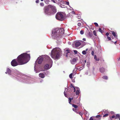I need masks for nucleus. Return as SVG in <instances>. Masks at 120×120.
<instances>
[{
    "instance_id": "nucleus-51",
    "label": "nucleus",
    "mask_w": 120,
    "mask_h": 120,
    "mask_svg": "<svg viewBox=\"0 0 120 120\" xmlns=\"http://www.w3.org/2000/svg\"><path fill=\"white\" fill-rule=\"evenodd\" d=\"M120 60V57L118 59V61H119Z\"/></svg>"
},
{
    "instance_id": "nucleus-19",
    "label": "nucleus",
    "mask_w": 120,
    "mask_h": 120,
    "mask_svg": "<svg viewBox=\"0 0 120 120\" xmlns=\"http://www.w3.org/2000/svg\"><path fill=\"white\" fill-rule=\"evenodd\" d=\"M102 78L103 79H105L106 80L107 79H108L107 76H103L102 77Z\"/></svg>"
},
{
    "instance_id": "nucleus-12",
    "label": "nucleus",
    "mask_w": 120,
    "mask_h": 120,
    "mask_svg": "<svg viewBox=\"0 0 120 120\" xmlns=\"http://www.w3.org/2000/svg\"><path fill=\"white\" fill-rule=\"evenodd\" d=\"M11 72V71L9 68H8L7 69V71L5 72L6 73H8L9 74H10Z\"/></svg>"
},
{
    "instance_id": "nucleus-25",
    "label": "nucleus",
    "mask_w": 120,
    "mask_h": 120,
    "mask_svg": "<svg viewBox=\"0 0 120 120\" xmlns=\"http://www.w3.org/2000/svg\"><path fill=\"white\" fill-rule=\"evenodd\" d=\"M73 75L72 73H71L69 75V77L71 79H72V75Z\"/></svg>"
},
{
    "instance_id": "nucleus-41",
    "label": "nucleus",
    "mask_w": 120,
    "mask_h": 120,
    "mask_svg": "<svg viewBox=\"0 0 120 120\" xmlns=\"http://www.w3.org/2000/svg\"><path fill=\"white\" fill-rule=\"evenodd\" d=\"M79 69L80 70H79L80 71L83 69V67H80L79 68Z\"/></svg>"
},
{
    "instance_id": "nucleus-57",
    "label": "nucleus",
    "mask_w": 120,
    "mask_h": 120,
    "mask_svg": "<svg viewBox=\"0 0 120 120\" xmlns=\"http://www.w3.org/2000/svg\"><path fill=\"white\" fill-rule=\"evenodd\" d=\"M119 120H120V117L119 118Z\"/></svg>"
},
{
    "instance_id": "nucleus-42",
    "label": "nucleus",
    "mask_w": 120,
    "mask_h": 120,
    "mask_svg": "<svg viewBox=\"0 0 120 120\" xmlns=\"http://www.w3.org/2000/svg\"><path fill=\"white\" fill-rule=\"evenodd\" d=\"M39 0H37L36 1V3H39Z\"/></svg>"
},
{
    "instance_id": "nucleus-37",
    "label": "nucleus",
    "mask_w": 120,
    "mask_h": 120,
    "mask_svg": "<svg viewBox=\"0 0 120 120\" xmlns=\"http://www.w3.org/2000/svg\"><path fill=\"white\" fill-rule=\"evenodd\" d=\"M100 60V59L99 58H97L95 60L96 61H98Z\"/></svg>"
},
{
    "instance_id": "nucleus-4",
    "label": "nucleus",
    "mask_w": 120,
    "mask_h": 120,
    "mask_svg": "<svg viewBox=\"0 0 120 120\" xmlns=\"http://www.w3.org/2000/svg\"><path fill=\"white\" fill-rule=\"evenodd\" d=\"M61 53V50L59 48H56L52 50L51 56L54 59H59L60 54Z\"/></svg>"
},
{
    "instance_id": "nucleus-21",
    "label": "nucleus",
    "mask_w": 120,
    "mask_h": 120,
    "mask_svg": "<svg viewBox=\"0 0 120 120\" xmlns=\"http://www.w3.org/2000/svg\"><path fill=\"white\" fill-rule=\"evenodd\" d=\"M99 31L101 33H103V31L102 30H101V28H99Z\"/></svg>"
},
{
    "instance_id": "nucleus-35",
    "label": "nucleus",
    "mask_w": 120,
    "mask_h": 120,
    "mask_svg": "<svg viewBox=\"0 0 120 120\" xmlns=\"http://www.w3.org/2000/svg\"><path fill=\"white\" fill-rule=\"evenodd\" d=\"M101 116L100 115H97L96 116V117L97 118H98L100 117Z\"/></svg>"
},
{
    "instance_id": "nucleus-49",
    "label": "nucleus",
    "mask_w": 120,
    "mask_h": 120,
    "mask_svg": "<svg viewBox=\"0 0 120 120\" xmlns=\"http://www.w3.org/2000/svg\"><path fill=\"white\" fill-rule=\"evenodd\" d=\"M72 13L74 14H75V13L74 11H73L72 12Z\"/></svg>"
},
{
    "instance_id": "nucleus-6",
    "label": "nucleus",
    "mask_w": 120,
    "mask_h": 120,
    "mask_svg": "<svg viewBox=\"0 0 120 120\" xmlns=\"http://www.w3.org/2000/svg\"><path fill=\"white\" fill-rule=\"evenodd\" d=\"M56 19L58 20L62 21L64 20V16L61 12H58L56 16Z\"/></svg>"
},
{
    "instance_id": "nucleus-16",
    "label": "nucleus",
    "mask_w": 120,
    "mask_h": 120,
    "mask_svg": "<svg viewBox=\"0 0 120 120\" xmlns=\"http://www.w3.org/2000/svg\"><path fill=\"white\" fill-rule=\"evenodd\" d=\"M100 71L101 73L104 72L105 71V69L103 68H101L100 69Z\"/></svg>"
},
{
    "instance_id": "nucleus-13",
    "label": "nucleus",
    "mask_w": 120,
    "mask_h": 120,
    "mask_svg": "<svg viewBox=\"0 0 120 120\" xmlns=\"http://www.w3.org/2000/svg\"><path fill=\"white\" fill-rule=\"evenodd\" d=\"M81 45V43L79 42H77L75 43V46L76 47H78Z\"/></svg>"
},
{
    "instance_id": "nucleus-28",
    "label": "nucleus",
    "mask_w": 120,
    "mask_h": 120,
    "mask_svg": "<svg viewBox=\"0 0 120 120\" xmlns=\"http://www.w3.org/2000/svg\"><path fill=\"white\" fill-rule=\"evenodd\" d=\"M45 2V3L47 4L49 3V0H44Z\"/></svg>"
},
{
    "instance_id": "nucleus-27",
    "label": "nucleus",
    "mask_w": 120,
    "mask_h": 120,
    "mask_svg": "<svg viewBox=\"0 0 120 120\" xmlns=\"http://www.w3.org/2000/svg\"><path fill=\"white\" fill-rule=\"evenodd\" d=\"M93 33L94 35L95 36H97V34L96 33V32L95 30H94L93 31Z\"/></svg>"
},
{
    "instance_id": "nucleus-39",
    "label": "nucleus",
    "mask_w": 120,
    "mask_h": 120,
    "mask_svg": "<svg viewBox=\"0 0 120 120\" xmlns=\"http://www.w3.org/2000/svg\"><path fill=\"white\" fill-rule=\"evenodd\" d=\"M81 25V24L80 23H78V25L79 26H80Z\"/></svg>"
},
{
    "instance_id": "nucleus-30",
    "label": "nucleus",
    "mask_w": 120,
    "mask_h": 120,
    "mask_svg": "<svg viewBox=\"0 0 120 120\" xmlns=\"http://www.w3.org/2000/svg\"><path fill=\"white\" fill-rule=\"evenodd\" d=\"M69 103L70 104H71V98H69Z\"/></svg>"
},
{
    "instance_id": "nucleus-56",
    "label": "nucleus",
    "mask_w": 120,
    "mask_h": 120,
    "mask_svg": "<svg viewBox=\"0 0 120 120\" xmlns=\"http://www.w3.org/2000/svg\"><path fill=\"white\" fill-rule=\"evenodd\" d=\"M41 1H43L44 0H40Z\"/></svg>"
},
{
    "instance_id": "nucleus-8",
    "label": "nucleus",
    "mask_w": 120,
    "mask_h": 120,
    "mask_svg": "<svg viewBox=\"0 0 120 120\" xmlns=\"http://www.w3.org/2000/svg\"><path fill=\"white\" fill-rule=\"evenodd\" d=\"M112 34L114 36V37L116 38H117V35L116 32H114V31H110Z\"/></svg>"
},
{
    "instance_id": "nucleus-23",
    "label": "nucleus",
    "mask_w": 120,
    "mask_h": 120,
    "mask_svg": "<svg viewBox=\"0 0 120 120\" xmlns=\"http://www.w3.org/2000/svg\"><path fill=\"white\" fill-rule=\"evenodd\" d=\"M82 53L83 55H85L86 54V52L85 51L83 50L82 51Z\"/></svg>"
},
{
    "instance_id": "nucleus-34",
    "label": "nucleus",
    "mask_w": 120,
    "mask_h": 120,
    "mask_svg": "<svg viewBox=\"0 0 120 120\" xmlns=\"http://www.w3.org/2000/svg\"><path fill=\"white\" fill-rule=\"evenodd\" d=\"M74 52L75 54H77L78 52L76 50H74Z\"/></svg>"
},
{
    "instance_id": "nucleus-22",
    "label": "nucleus",
    "mask_w": 120,
    "mask_h": 120,
    "mask_svg": "<svg viewBox=\"0 0 120 120\" xmlns=\"http://www.w3.org/2000/svg\"><path fill=\"white\" fill-rule=\"evenodd\" d=\"M80 33L81 34H83L84 33V31L83 30H81L80 32Z\"/></svg>"
},
{
    "instance_id": "nucleus-48",
    "label": "nucleus",
    "mask_w": 120,
    "mask_h": 120,
    "mask_svg": "<svg viewBox=\"0 0 120 120\" xmlns=\"http://www.w3.org/2000/svg\"><path fill=\"white\" fill-rule=\"evenodd\" d=\"M71 87H73V88H74V87L73 86V85H72V84H71Z\"/></svg>"
},
{
    "instance_id": "nucleus-20",
    "label": "nucleus",
    "mask_w": 120,
    "mask_h": 120,
    "mask_svg": "<svg viewBox=\"0 0 120 120\" xmlns=\"http://www.w3.org/2000/svg\"><path fill=\"white\" fill-rule=\"evenodd\" d=\"M79 93V90H77L76 92V95H78Z\"/></svg>"
},
{
    "instance_id": "nucleus-10",
    "label": "nucleus",
    "mask_w": 120,
    "mask_h": 120,
    "mask_svg": "<svg viewBox=\"0 0 120 120\" xmlns=\"http://www.w3.org/2000/svg\"><path fill=\"white\" fill-rule=\"evenodd\" d=\"M39 76L40 77L43 78L45 77V75L43 73H40L39 74Z\"/></svg>"
},
{
    "instance_id": "nucleus-29",
    "label": "nucleus",
    "mask_w": 120,
    "mask_h": 120,
    "mask_svg": "<svg viewBox=\"0 0 120 120\" xmlns=\"http://www.w3.org/2000/svg\"><path fill=\"white\" fill-rule=\"evenodd\" d=\"M115 118V115H113L112 116V117H110V119H111V120H112V118Z\"/></svg>"
},
{
    "instance_id": "nucleus-33",
    "label": "nucleus",
    "mask_w": 120,
    "mask_h": 120,
    "mask_svg": "<svg viewBox=\"0 0 120 120\" xmlns=\"http://www.w3.org/2000/svg\"><path fill=\"white\" fill-rule=\"evenodd\" d=\"M107 38L108 40H111V38L110 37L107 36Z\"/></svg>"
},
{
    "instance_id": "nucleus-52",
    "label": "nucleus",
    "mask_w": 120,
    "mask_h": 120,
    "mask_svg": "<svg viewBox=\"0 0 120 120\" xmlns=\"http://www.w3.org/2000/svg\"><path fill=\"white\" fill-rule=\"evenodd\" d=\"M71 100H72L73 99V98H71Z\"/></svg>"
},
{
    "instance_id": "nucleus-17",
    "label": "nucleus",
    "mask_w": 120,
    "mask_h": 120,
    "mask_svg": "<svg viewBox=\"0 0 120 120\" xmlns=\"http://www.w3.org/2000/svg\"><path fill=\"white\" fill-rule=\"evenodd\" d=\"M120 115L119 114H117L115 116V119H117L118 118H119L120 117Z\"/></svg>"
},
{
    "instance_id": "nucleus-40",
    "label": "nucleus",
    "mask_w": 120,
    "mask_h": 120,
    "mask_svg": "<svg viewBox=\"0 0 120 120\" xmlns=\"http://www.w3.org/2000/svg\"><path fill=\"white\" fill-rule=\"evenodd\" d=\"M91 54L93 55L94 56V52L93 51H92L91 52Z\"/></svg>"
},
{
    "instance_id": "nucleus-1",
    "label": "nucleus",
    "mask_w": 120,
    "mask_h": 120,
    "mask_svg": "<svg viewBox=\"0 0 120 120\" xmlns=\"http://www.w3.org/2000/svg\"><path fill=\"white\" fill-rule=\"evenodd\" d=\"M30 55L26 53H23L19 55L17 58V61L20 65L27 63L30 60Z\"/></svg>"
},
{
    "instance_id": "nucleus-5",
    "label": "nucleus",
    "mask_w": 120,
    "mask_h": 120,
    "mask_svg": "<svg viewBox=\"0 0 120 120\" xmlns=\"http://www.w3.org/2000/svg\"><path fill=\"white\" fill-rule=\"evenodd\" d=\"M44 59L45 60L48 62L49 64H51L52 63V61L51 59L47 55L45 56L44 58ZM44 59V58L43 57H41L38 60V63L39 64H41Z\"/></svg>"
},
{
    "instance_id": "nucleus-26",
    "label": "nucleus",
    "mask_w": 120,
    "mask_h": 120,
    "mask_svg": "<svg viewBox=\"0 0 120 120\" xmlns=\"http://www.w3.org/2000/svg\"><path fill=\"white\" fill-rule=\"evenodd\" d=\"M108 115H109V114L107 113V114H106L104 115L103 116L104 117H107V116H108Z\"/></svg>"
},
{
    "instance_id": "nucleus-47",
    "label": "nucleus",
    "mask_w": 120,
    "mask_h": 120,
    "mask_svg": "<svg viewBox=\"0 0 120 120\" xmlns=\"http://www.w3.org/2000/svg\"><path fill=\"white\" fill-rule=\"evenodd\" d=\"M82 40H83L84 41H86V38H83L82 39Z\"/></svg>"
},
{
    "instance_id": "nucleus-31",
    "label": "nucleus",
    "mask_w": 120,
    "mask_h": 120,
    "mask_svg": "<svg viewBox=\"0 0 120 120\" xmlns=\"http://www.w3.org/2000/svg\"><path fill=\"white\" fill-rule=\"evenodd\" d=\"M76 113H79V114L80 115H81V116H82V113L81 112H79V113H78V112H76Z\"/></svg>"
},
{
    "instance_id": "nucleus-24",
    "label": "nucleus",
    "mask_w": 120,
    "mask_h": 120,
    "mask_svg": "<svg viewBox=\"0 0 120 120\" xmlns=\"http://www.w3.org/2000/svg\"><path fill=\"white\" fill-rule=\"evenodd\" d=\"M72 106L75 108H76L78 107V106L77 105L74 104L72 105Z\"/></svg>"
},
{
    "instance_id": "nucleus-45",
    "label": "nucleus",
    "mask_w": 120,
    "mask_h": 120,
    "mask_svg": "<svg viewBox=\"0 0 120 120\" xmlns=\"http://www.w3.org/2000/svg\"><path fill=\"white\" fill-rule=\"evenodd\" d=\"M52 1L53 3H55L56 2L54 0H51Z\"/></svg>"
},
{
    "instance_id": "nucleus-3",
    "label": "nucleus",
    "mask_w": 120,
    "mask_h": 120,
    "mask_svg": "<svg viewBox=\"0 0 120 120\" xmlns=\"http://www.w3.org/2000/svg\"><path fill=\"white\" fill-rule=\"evenodd\" d=\"M43 9L45 14L47 15H51L56 12L55 7L51 5L45 7Z\"/></svg>"
},
{
    "instance_id": "nucleus-36",
    "label": "nucleus",
    "mask_w": 120,
    "mask_h": 120,
    "mask_svg": "<svg viewBox=\"0 0 120 120\" xmlns=\"http://www.w3.org/2000/svg\"><path fill=\"white\" fill-rule=\"evenodd\" d=\"M70 16V14H68L67 16H66V18H67L68 17H69Z\"/></svg>"
},
{
    "instance_id": "nucleus-7",
    "label": "nucleus",
    "mask_w": 120,
    "mask_h": 120,
    "mask_svg": "<svg viewBox=\"0 0 120 120\" xmlns=\"http://www.w3.org/2000/svg\"><path fill=\"white\" fill-rule=\"evenodd\" d=\"M11 65L13 67L16 66L18 65H20L18 62L16 61V59H15L13 60L11 63Z\"/></svg>"
},
{
    "instance_id": "nucleus-54",
    "label": "nucleus",
    "mask_w": 120,
    "mask_h": 120,
    "mask_svg": "<svg viewBox=\"0 0 120 120\" xmlns=\"http://www.w3.org/2000/svg\"><path fill=\"white\" fill-rule=\"evenodd\" d=\"M85 63H86V60H85Z\"/></svg>"
},
{
    "instance_id": "nucleus-50",
    "label": "nucleus",
    "mask_w": 120,
    "mask_h": 120,
    "mask_svg": "<svg viewBox=\"0 0 120 120\" xmlns=\"http://www.w3.org/2000/svg\"><path fill=\"white\" fill-rule=\"evenodd\" d=\"M74 92H75V88L74 87Z\"/></svg>"
},
{
    "instance_id": "nucleus-53",
    "label": "nucleus",
    "mask_w": 120,
    "mask_h": 120,
    "mask_svg": "<svg viewBox=\"0 0 120 120\" xmlns=\"http://www.w3.org/2000/svg\"><path fill=\"white\" fill-rule=\"evenodd\" d=\"M116 42H117V41H116L115 42V43H114L115 44L116 43Z\"/></svg>"
},
{
    "instance_id": "nucleus-43",
    "label": "nucleus",
    "mask_w": 120,
    "mask_h": 120,
    "mask_svg": "<svg viewBox=\"0 0 120 120\" xmlns=\"http://www.w3.org/2000/svg\"><path fill=\"white\" fill-rule=\"evenodd\" d=\"M89 120H94L93 118L92 117H90L89 119Z\"/></svg>"
},
{
    "instance_id": "nucleus-58",
    "label": "nucleus",
    "mask_w": 120,
    "mask_h": 120,
    "mask_svg": "<svg viewBox=\"0 0 120 120\" xmlns=\"http://www.w3.org/2000/svg\"><path fill=\"white\" fill-rule=\"evenodd\" d=\"M86 50V51H87V49Z\"/></svg>"
},
{
    "instance_id": "nucleus-11",
    "label": "nucleus",
    "mask_w": 120,
    "mask_h": 120,
    "mask_svg": "<svg viewBox=\"0 0 120 120\" xmlns=\"http://www.w3.org/2000/svg\"><path fill=\"white\" fill-rule=\"evenodd\" d=\"M50 68H49V65L48 64H46L44 66V68L45 69H48Z\"/></svg>"
},
{
    "instance_id": "nucleus-55",
    "label": "nucleus",
    "mask_w": 120,
    "mask_h": 120,
    "mask_svg": "<svg viewBox=\"0 0 120 120\" xmlns=\"http://www.w3.org/2000/svg\"><path fill=\"white\" fill-rule=\"evenodd\" d=\"M74 108H73V111H74Z\"/></svg>"
},
{
    "instance_id": "nucleus-44",
    "label": "nucleus",
    "mask_w": 120,
    "mask_h": 120,
    "mask_svg": "<svg viewBox=\"0 0 120 120\" xmlns=\"http://www.w3.org/2000/svg\"><path fill=\"white\" fill-rule=\"evenodd\" d=\"M109 33H106V35L107 36H108L109 35Z\"/></svg>"
},
{
    "instance_id": "nucleus-38",
    "label": "nucleus",
    "mask_w": 120,
    "mask_h": 120,
    "mask_svg": "<svg viewBox=\"0 0 120 120\" xmlns=\"http://www.w3.org/2000/svg\"><path fill=\"white\" fill-rule=\"evenodd\" d=\"M97 58V56L96 55H95L94 57V59L95 60Z\"/></svg>"
},
{
    "instance_id": "nucleus-15",
    "label": "nucleus",
    "mask_w": 120,
    "mask_h": 120,
    "mask_svg": "<svg viewBox=\"0 0 120 120\" xmlns=\"http://www.w3.org/2000/svg\"><path fill=\"white\" fill-rule=\"evenodd\" d=\"M70 52V50L68 49H67L65 52V53L66 54V56H68V53H69Z\"/></svg>"
},
{
    "instance_id": "nucleus-46",
    "label": "nucleus",
    "mask_w": 120,
    "mask_h": 120,
    "mask_svg": "<svg viewBox=\"0 0 120 120\" xmlns=\"http://www.w3.org/2000/svg\"><path fill=\"white\" fill-rule=\"evenodd\" d=\"M66 4L68 5L69 4V2H67L66 3Z\"/></svg>"
},
{
    "instance_id": "nucleus-14",
    "label": "nucleus",
    "mask_w": 120,
    "mask_h": 120,
    "mask_svg": "<svg viewBox=\"0 0 120 120\" xmlns=\"http://www.w3.org/2000/svg\"><path fill=\"white\" fill-rule=\"evenodd\" d=\"M87 35L89 36L90 38L93 37V35L92 33L89 32L87 33Z\"/></svg>"
},
{
    "instance_id": "nucleus-32",
    "label": "nucleus",
    "mask_w": 120,
    "mask_h": 120,
    "mask_svg": "<svg viewBox=\"0 0 120 120\" xmlns=\"http://www.w3.org/2000/svg\"><path fill=\"white\" fill-rule=\"evenodd\" d=\"M94 24H95V26H96L97 27L98 26V25L97 23L95 22V23H94Z\"/></svg>"
},
{
    "instance_id": "nucleus-2",
    "label": "nucleus",
    "mask_w": 120,
    "mask_h": 120,
    "mask_svg": "<svg viewBox=\"0 0 120 120\" xmlns=\"http://www.w3.org/2000/svg\"><path fill=\"white\" fill-rule=\"evenodd\" d=\"M64 30L62 28H56L53 30L52 32V36L53 38H57L62 37L64 34Z\"/></svg>"
},
{
    "instance_id": "nucleus-18",
    "label": "nucleus",
    "mask_w": 120,
    "mask_h": 120,
    "mask_svg": "<svg viewBox=\"0 0 120 120\" xmlns=\"http://www.w3.org/2000/svg\"><path fill=\"white\" fill-rule=\"evenodd\" d=\"M40 6L41 7H43L44 5V4L42 2L40 3Z\"/></svg>"
},
{
    "instance_id": "nucleus-9",
    "label": "nucleus",
    "mask_w": 120,
    "mask_h": 120,
    "mask_svg": "<svg viewBox=\"0 0 120 120\" xmlns=\"http://www.w3.org/2000/svg\"><path fill=\"white\" fill-rule=\"evenodd\" d=\"M77 59L76 58H73L71 61V63L72 64H74L76 62Z\"/></svg>"
}]
</instances>
